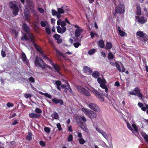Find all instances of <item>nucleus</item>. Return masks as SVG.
Listing matches in <instances>:
<instances>
[{"mask_svg": "<svg viewBox=\"0 0 148 148\" xmlns=\"http://www.w3.org/2000/svg\"><path fill=\"white\" fill-rule=\"evenodd\" d=\"M22 27L24 31L28 33L29 29L28 27L25 24H23ZM28 35L31 42H32L37 51L39 52L41 54V56L47 59L48 61H50L49 59L45 55L40 47L39 46L35 44L34 41V37L32 34L31 33H28Z\"/></svg>", "mask_w": 148, "mask_h": 148, "instance_id": "f257e3e1", "label": "nucleus"}, {"mask_svg": "<svg viewBox=\"0 0 148 148\" xmlns=\"http://www.w3.org/2000/svg\"><path fill=\"white\" fill-rule=\"evenodd\" d=\"M75 119L76 122L79 125L80 127L85 132L88 133V131L85 123L86 121L85 118L84 116H77Z\"/></svg>", "mask_w": 148, "mask_h": 148, "instance_id": "f03ea898", "label": "nucleus"}, {"mask_svg": "<svg viewBox=\"0 0 148 148\" xmlns=\"http://www.w3.org/2000/svg\"><path fill=\"white\" fill-rule=\"evenodd\" d=\"M99 75V73L97 71H94L92 74V76L96 78H97V81L100 84V86L102 88L105 90L106 92H107L108 91V89L107 88L106 83V81L103 79H102L101 78H98Z\"/></svg>", "mask_w": 148, "mask_h": 148, "instance_id": "7ed1b4c3", "label": "nucleus"}, {"mask_svg": "<svg viewBox=\"0 0 148 148\" xmlns=\"http://www.w3.org/2000/svg\"><path fill=\"white\" fill-rule=\"evenodd\" d=\"M17 3L15 1H11L9 3L10 7L15 15H17L18 11V8L17 5Z\"/></svg>", "mask_w": 148, "mask_h": 148, "instance_id": "20e7f679", "label": "nucleus"}, {"mask_svg": "<svg viewBox=\"0 0 148 148\" xmlns=\"http://www.w3.org/2000/svg\"><path fill=\"white\" fill-rule=\"evenodd\" d=\"M127 125L128 129L131 130L133 133L136 135L138 132V127L135 123L130 124L128 122H126Z\"/></svg>", "mask_w": 148, "mask_h": 148, "instance_id": "39448f33", "label": "nucleus"}, {"mask_svg": "<svg viewBox=\"0 0 148 148\" xmlns=\"http://www.w3.org/2000/svg\"><path fill=\"white\" fill-rule=\"evenodd\" d=\"M129 95H137L138 97L142 99L144 98L142 94L140 92V89L138 88H136L132 91H130L128 92Z\"/></svg>", "mask_w": 148, "mask_h": 148, "instance_id": "423d86ee", "label": "nucleus"}, {"mask_svg": "<svg viewBox=\"0 0 148 148\" xmlns=\"http://www.w3.org/2000/svg\"><path fill=\"white\" fill-rule=\"evenodd\" d=\"M68 7L66 5H64L61 8H58L57 9L58 14L57 15V18H59L61 17L60 14L67 12L68 10Z\"/></svg>", "mask_w": 148, "mask_h": 148, "instance_id": "0eeeda50", "label": "nucleus"}, {"mask_svg": "<svg viewBox=\"0 0 148 148\" xmlns=\"http://www.w3.org/2000/svg\"><path fill=\"white\" fill-rule=\"evenodd\" d=\"M88 107L90 109L98 113H99L101 111L99 107L94 103H89L88 105Z\"/></svg>", "mask_w": 148, "mask_h": 148, "instance_id": "6e6552de", "label": "nucleus"}, {"mask_svg": "<svg viewBox=\"0 0 148 148\" xmlns=\"http://www.w3.org/2000/svg\"><path fill=\"white\" fill-rule=\"evenodd\" d=\"M115 12L120 14L123 13L125 11V5L123 4H119L116 8Z\"/></svg>", "mask_w": 148, "mask_h": 148, "instance_id": "1a4fd4ad", "label": "nucleus"}, {"mask_svg": "<svg viewBox=\"0 0 148 148\" xmlns=\"http://www.w3.org/2000/svg\"><path fill=\"white\" fill-rule=\"evenodd\" d=\"M34 63L35 65L37 66H40L42 68H43L44 67L43 66V60L40 58H38L37 56L36 57Z\"/></svg>", "mask_w": 148, "mask_h": 148, "instance_id": "9d476101", "label": "nucleus"}, {"mask_svg": "<svg viewBox=\"0 0 148 148\" xmlns=\"http://www.w3.org/2000/svg\"><path fill=\"white\" fill-rule=\"evenodd\" d=\"M78 91L81 93L84 94L85 95L89 96L90 95V93L86 90L80 86L77 87Z\"/></svg>", "mask_w": 148, "mask_h": 148, "instance_id": "9b49d317", "label": "nucleus"}, {"mask_svg": "<svg viewBox=\"0 0 148 148\" xmlns=\"http://www.w3.org/2000/svg\"><path fill=\"white\" fill-rule=\"evenodd\" d=\"M77 136L78 138V140L80 143L81 145H83L84 144L86 141L83 138V135L82 134L79 132H77Z\"/></svg>", "mask_w": 148, "mask_h": 148, "instance_id": "f8f14e48", "label": "nucleus"}, {"mask_svg": "<svg viewBox=\"0 0 148 148\" xmlns=\"http://www.w3.org/2000/svg\"><path fill=\"white\" fill-rule=\"evenodd\" d=\"M24 15L26 20L28 22L30 21V14L27 8H26L24 11Z\"/></svg>", "mask_w": 148, "mask_h": 148, "instance_id": "ddd939ff", "label": "nucleus"}, {"mask_svg": "<svg viewBox=\"0 0 148 148\" xmlns=\"http://www.w3.org/2000/svg\"><path fill=\"white\" fill-rule=\"evenodd\" d=\"M121 66L122 69L121 68L120 65L117 62H115V64L116 66V68L118 71L120 72H123L125 70V69L124 68V66L122 63L121 62H119Z\"/></svg>", "mask_w": 148, "mask_h": 148, "instance_id": "4468645a", "label": "nucleus"}, {"mask_svg": "<svg viewBox=\"0 0 148 148\" xmlns=\"http://www.w3.org/2000/svg\"><path fill=\"white\" fill-rule=\"evenodd\" d=\"M21 58L24 63L26 64L27 66L29 67L30 65L29 63V60L27 59L25 54L23 52L22 53Z\"/></svg>", "mask_w": 148, "mask_h": 148, "instance_id": "2eb2a0df", "label": "nucleus"}, {"mask_svg": "<svg viewBox=\"0 0 148 148\" xmlns=\"http://www.w3.org/2000/svg\"><path fill=\"white\" fill-rule=\"evenodd\" d=\"M136 18L137 21L141 24L145 23L147 21L146 18H144L143 16L139 17L138 16H136Z\"/></svg>", "mask_w": 148, "mask_h": 148, "instance_id": "dca6fc26", "label": "nucleus"}, {"mask_svg": "<svg viewBox=\"0 0 148 148\" xmlns=\"http://www.w3.org/2000/svg\"><path fill=\"white\" fill-rule=\"evenodd\" d=\"M26 1L27 3L28 6L29 7V9L31 10L32 12H33L34 11V7L32 0H26Z\"/></svg>", "mask_w": 148, "mask_h": 148, "instance_id": "f3484780", "label": "nucleus"}, {"mask_svg": "<svg viewBox=\"0 0 148 148\" xmlns=\"http://www.w3.org/2000/svg\"><path fill=\"white\" fill-rule=\"evenodd\" d=\"M136 35L139 37L142 38H146L148 36L145 33L142 31H138L136 32Z\"/></svg>", "mask_w": 148, "mask_h": 148, "instance_id": "a211bd4d", "label": "nucleus"}, {"mask_svg": "<svg viewBox=\"0 0 148 148\" xmlns=\"http://www.w3.org/2000/svg\"><path fill=\"white\" fill-rule=\"evenodd\" d=\"M87 116L90 119H93L97 116V114L90 110Z\"/></svg>", "mask_w": 148, "mask_h": 148, "instance_id": "6ab92c4d", "label": "nucleus"}, {"mask_svg": "<svg viewBox=\"0 0 148 148\" xmlns=\"http://www.w3.org/2000/svg\"><path fill=\"white\" fill-rule=\"evenodd\" d=\"M117 29L119 32V35L122 37L126 36V33L124 31L121 30L120 27H118L117 28Z\"/></svg>", "mask_w": 148, "mask_h": 148, "instance_id": "aec40b11", "label": "nucleus"}, {"mask_svg": "<svg viewBox=\"0 0 148 148\" xmlns=\"http://www.w3.org/2000/svg\"><path fill=\"white\" fill-rule=\"evenodd\" d=\"M52 101L55 104L60 103V105H62L63 104V101L59 99H58L56 98H53L51 99Z\"/></svg>", "mask_w": 148, "mask_h": 148, "instance_id": "412c9836", "label": "nucleus"}, {"mask_svg": "<svg viewBox=\"0 0 148 148\" xmlns=\"http://www.w3.org/2000/svg\"><path fill=\"white\" fill-rule=\"evenodd\" d=\"M57 28L58 32L59 33H61L62 34L64 33L66 30L65 27H61L60 26H58L57 27Z\"/></svg>", "mask_w": 148, "mask_h": 148, "instance_id": "4be33fe9", "label": "nucleus"}, {"mask_svg": "<svg viewBox=\"0 0 148 148\" xmlns=\"http://www.w3.org/2000/svg\"><path fill=\"white\" fill-rule=\"evenodd\" d=\"M54 37L55 39L57 40V42L58 43H60L62 41V39L61 38H60V35L55 34L53 36Z\"/></svg>", "mask_w": 148, "mask_h": 148, "instance_id": "5701e85b", "label": "nucleus"}, {"mask_svg": "<svg viewBox=\"0 0 148 148\" xmlns=\"http://www.w3.org/2000/svg\"><path fill=\"white\" fill-rule=\"evenodd\" d=\"M82 31V28H79L77 29L75 31V37H79Z\"/></svg>", "mask_w": 148, "mask_h": 148, "instance_id": "b1692460", "label": "nucleus"}, {"mask_svg": "<svg viewBox=\"0 0 148 148\" xmlns=\"http://www.w3.org/2000/svg\"><path fill=\"white\" fill-rule=\"evenodd\" d=\"M50 63L51 65L54 68L55 70L57 71L58 72L60 70V67L57 65L51 62H50Z\"/></svg>", "mask_w": 148, "mask_h": 148, "instance_id": "393cba45", "label": "nucleus"}, {"mask_svg": "<svg viewBox=\"0 0 148 148\" xmlns=\"http://www.w3.org/2000/svg\"><path fill=\"white\" fill-rule=\"evenodd\" d=\"M29 116L31 118H37L40 116L39 114H38L36 113H30L29 114Z\"/></svg>", "mask_w": 148, "mask_h": 148, "instance_id": "a878e982", "label": "nucleus"}, {"mask_svg": "<svg viewBox=\"0 0 148 148\" xmlns=\"http://www.w3.org/2000/svg\"><path fill=\"white\" fill-rule=\"evenodd\" d=\"M82 111L87 116L90 111L89 109L83 108H82Z\"/></svg>", "mask_w": 148, "mask_h": 148, "instance_id": "bb28decb", "label": "nucleus"}, {"mask_svg": "<svg viewBox=\"0 0 148 148\" xmlns=\"http://www.w3.org/2000/svg\"><path fill=\"white\" fill-rule=\"evenodd\" d=\"M83 71L85 72H89L90 73H91L92 72V69L87 66H85L84 67Z\"/></svg>", "mask_w": 148, "mask_h": 148, "instance_id": "cd10ccee", "label": "nucleus"}, {"mask_svg": "<svg viewBox=\"0 0 148 148\" xmlns=\"http://www.w3.org/2000/svg\"><path fill=\"white\" fill-rule=\"evenodd\" d=\"M51 116L53 119H59V116L58 114L56 112H55L54 113L51 115Z\"/></svg>", "mask_w": 148, "mask_h": 148, "instance_id": "c85d7f7f", "label": "nucleus"}, {"mask_svg": "<svg viewBox=\"0 0 148 148\" xmlns=\"http://www.w3.org/2000/svg\"><path fill=\"white\" fill-rule=\"evenodd\" d=\"M136 8L137 15H140L141 14V11L140 6L139 5H138L137 7Z\"/></svg>", "mask_w": 148, "mask_h": 148, "instance_id": "c756f323", "label": "nucleus"}, {"mask_svg": "<svg viewBox=\"0 0 148 148\" xmlns=\"http://www.w3.org/2000/svg\"><path fill=\"white\" fill-rule=\"evenodd\" d=\"M103 137L106 139V140H108V138L107 133L104 131H103L101 133Z\"/></svg>", "mask_w": 148, "mask_h": 148, "instance_id": "7c9ffc66", "label": "nucleus"}, {"mask_svg": "<svg viewBox=\"0 0 148 148\" xmlns=\"http://www.w3.org/2000/svg\"><path fill=\"white\" fill-rule=\"evenodd\" d=\"M99 45L101 48H103L104 47V42L103 41L101 40H100L99 41Z\"/></svg>", "mask_w": 148, "mask_h": 148, "instance_id": "2f4dec72", "label": "nucleus"}, {"mask_svg": "<svg viewBox=\"0 0 148 148\" xmlns=\"http://www.w3.org/2000/svg\"><path fill=\"white\" fill-rule=\"evenodd\" d=\"M112 43L109 42H107L106 43V47L107 49H110L112 47Z\"/></svg>", "mask_w": 148, "mask_h": 148, "instance_id": "473e14b6", "label": "nucleus"}, {"mask_svg": "<svg viewBox=\"0 0 148 148\" xmlns=\"http://www.w3.org/2000/svg\"><path fill=\"white\" fill-rule=\"evenodd\" d=\"M92 92L97 97L99 96V93L96 90L94 89H92Z\"/></svg>", "mask_w": 148, "mask_h": 148, "instance_id": "72a5a7b5", "label": "nucleus"}, {"mask_svg": "<svg viewBox=\"0 0 148 148\" xmlns=\"http://www.w3.org/2000/svg\"><path fill=\"white\" fill-rule=\"evenodd\" d=\"M56 84L57 86V88L59 90H60V88L59 87V86L61 85V83L60 81H57L56 82Z\"/></svg>", "mask_w": 148, "mask_h": 148, "instance_id": "f704fd0d", "label": "nucleus"}, {"mask_svg": "<svg viewBox=\"0 0 148 148\" xmlns=\"http://www.w3.org/2000/svg\"><path fill=\"white\" fill-rule=\"evenodd\" d=\"M32 134L29 132L28 135L26 137V139L27 140H30L32 139Z\"/></svg>", "mask_w": 148, "mask_h": 148, "instance_id": "c9c22d12", "label": "nucleus"}, {"mask_svg": "<svg viewBox=\"0 0 148 148\" xmlns=\"http://www.w3.org/2000/svg\"><path fill=\"white\" fill-rule=\"evenodd\" d=\"M35 112L36 113L38 114H41L42 112V111L41 109H40L39 108H36L35 110Z\"/></svg>", "mask_w": 148, "mask_h": 148, "instance_id": "e433bc0d", "label": "nucleus"}, {"mask_svg": "<svg viewBox=\"0 0 148 148\" xmlns=\"http://www.w3.org/2000/svg\"><path fill=\"white\" fill-rule=\"evenodd\" d=\"M96 51V49H92L88 52V53L89 55H92Z\"/></svg>", "mask_w": 148, "mask_h": 148, "instance_id": "4c0bfd02", "label": "nucleus"}, {"mask_svg": "<svg viewBox=\"0 0 148 148\" xmlns=\"http://www.w3.org/2000/svg\"><path fill=\"white\" fill-rule=\"evenodd\" d=\"M114 58V56L111 52H110L108 54L109 59H112Z\"/></svg>", "mask_w": 148, "mask_h": 148, "instance_id": "58836bf2", "label": "nucleus"}, {"mask_svg": "<svg viewBox=\"0 0 148 148\" xmlns=\"http://www.w3.org/2000/svg\"><path fill=\"white\" fill-rule=\"evenodd\" d=\"M47 23V21H45L44 22L43 21H41L40 22V25L42 27H45Z\"/></svg>", "mask_w": 148, "mask_h": 148, "instance_id": "ea45409f", "label": "nucleus"}, {"mask_svg": "<svg viewBox=\"0 0 148 148\" xmlns=\"http://www.w3.org/2000/svg\"><path fill=\"white\" fill-rule=\"evenodd\" d=\"M46 32L48 34H50L51 33V32L50 29L49 27H46L45 29Z\"/></svg>", "mask_w": 148, "mask_h": 148, "instance_id": "a19ab883", "label": "nucleus"}, {"mask_svg": "<svg viewBox=\"0 0 148 148\" xmlns=\"http://www.w3.org/2000/svg\"><path fill=\"white\" fill-rule=\"evenodd\" d=\"M21 39L22 40H29V38L25 34H24L22 38Z\"/></svg>", "mask_w": 148, "mask_h": 148, "instance_id": "79ce46f5", "label": "nucleus"}, {"mask_svg": "<svg viewBox=\"0 0 148 148\" xmlns=\"http://www.w3.org/2000/svg\"><path fill=\"white\" fill-rule=\"evenodd\" d=\"M73 139V137L72 135L71 134H70L67 140L69 142H71L72 141Z\"/></svg>", "mask_w": 148, "mask_h": 148, "instance_id": "37998d69", "label": "nucleus"}, {"mask_svg": "<svg viewBox=\"0 0 148 148\" xmlns=\"http://www.w3.org/2000/svg\"><path fill=\"white\" fill-rule=\"evenodd\" d=\"M52 14L53 16L56 15V16L57 17V15L58 14V12H56L55 10H52Z\"/></svg>", "mask_w": 148, "mask_h": 148, "instance_id": "c03bdc74", "label": "nucleus"}, {"mask_svg": "<svg viewBox=\"0 0 148 148\" xmlns=\"http://www.w3.org/2000/svg\"><path fill=\"white\" fill-rule=\"evenodd\" d=\"M24 96L26 98H29L31 97V95L30 94L26 93L24 95Z\"/></svg>", "mask_w": 148, "mask_h": 148, "instance_id": "a18cd8bd", "label": "nucleus"}, {"mask_svg": "<svg viewBox=\"0 0 148 148\" xmlns=\"http://www.w3.org/2000/svg\"><path fill=\"white\" fill-rule=\"evenodd\" d=\"M56 126L57 128L58 129V130L59 131H60L62 130V128L61 127V125L60 123H57L56 125Z\"/></svg>", "mask_w": 148, "mask_h": 148, "instance_id": "49530a36", "label": "nucleus"}, {"mask_svg": "<svg viewBox=\"0 0 148 148\" xmlns=\"http://www.w3.org/2000/svg\"><path fill=\"white\" fill-rule=\"evenodd\" d=\"M44 130L46 132H47L48 133H49L50 132V129L48 127H45L44 128Z\"/></svg>", "mask_w": 148, "mask_h": 148, "instance_id": "de8ad7c7", "label": "nucleus"}, {"mask_svg": "<svg viewBox=\"0 0 148 148\" xmlns=\"http://www.w3.org/2000/svg\"><path fill=\"white\" fill-rule=\"evenodd\" d=\"M99 98V99L100 101H104V98L101 95H99V96H97Z\"/></svg>", "mask_w": 148, "mask_h": 148, "instance_id": "09e8293b", "label": "nucleus"}, {"mask_svg": "<svg viewBox=\"0 0 148 148\" xmlns=\"http://www.w3.org/2000/svg\"><path fill=\"white\" fill-rule=\"evenodd\" d=\"M95 129L100 134L103 131L101 130L100 128H99L98 127H96Z\"/></svg>", "mask_w": 148, "mask_h": 148, "instance_id": "8fccbe9b", "label": "nucleus"}, {"mask_svg": "<svg viewBox=\"0 0 148 148\" xmlns=\"http://www.w3.org/2000/svg\"><path fill=\"white\" fill-rule=\"evenodd\" d=\"M73 45L75 47L77 48L79 45H80V43L79 42H76L75 43H74Z\"/></svg>", "mask_w": 148, "mask_h": 148, "instance_id": "3c124183", "label": "nucleus"}, {"mask_svg": "<svg viewBox=\"0 0 148 148\" xmlns=\"http://www.w3.org/2000/svg\"><path fill=\"white\" fill-rule=\"evenodd\" d=\"M29 80L32 82L34 83V79L32 77H31L29 79Z\"/></svg>", "mask_w": 148, "mask_h": 148, "instance_id": "603ef678", "label": "nucleus"}, {"mask_svg": "<svg viewBox=\"0 0 148 148\" xmlns=\"http://www.w3.org/2000/svg\"><path fill=\"white\" fill-rule=\"evenodd\" d=\"M7 106L8 107H13V104L12 103L8 102L7 103Z\"/></svg>", "mask_w": 148, "mask_h": 148, "instance_id": "864d4df0", "label": "nucleus"}, {"mask_svg": "<svg viewBox=\"0 0 148 148\" xmlns=\"http://www.w3.org/2000/svg\"><path fill=\"white\" fill-rule=\"evenodd\" d=\"M45 96L46 97L50 99H51V95L47 93H45Z\"/></svg>", "mask_w": 148, "mask_h": 148, "instance_id": "5fc2aeb1", "label": "nucleus"}, {"mask_svg": "<svg viewBox=\"0 0 148 148\" xmlns=\"http://www.w3.org/2000/svg\"><path fill=\"white\" fill-rule=\"evenodd\" d=\"M39 143L40 145L42 146H44L45 145V143L42 141H40L39 142Z\"/></svg>", "mask_w": 148, "mask_h": 148, "instance_id": "6e6d98bb", "label": "nucleus"}, {"mask_svg": "<svg viewBox=\"0 0 148 148\" xmlns=\"http://www.w3.org/2000/svg\"><path fill=\"white\" fill-rule=\"evenodd\" d=\"M38 10L40 13H43L44 12L42 8H38Z\"/></svg>", "mask_w": 148, "mask_h": 148, "instance_id": "4d7b16f0", "label": "nucleus"}, {"mask_svg": "<svg viewBox=\"0 0 148 148\" xmlns=\"http://www.w3.org/2000/svg\"><path fill=\"white\" fill-rule=\"evenodd\" d=\"M147 37L146 38H142L141 40L142 41V42H144V43H145L147 41Z\"/></svg>", "mask_w": 148, "mask_h": 148, "instance_id": "13d9d810", "label": "nucleus"}, {"mask_svg": "<svg viewBox=\"0 0 148 148\" xmlns=\"http://www.w3.org/2000/svg\"><path fill=\"white\" fill-rule=\"evenodd\" d=\"M61 25L62 27H65V26L66 25V23L64 21H62Z\"/></svg>", "mask_w": 148, "mask_h": 148, "instance_id": "bf43d9fd", "label": "nucleus"}, {"mask_svg": "<svg viewBox=\"0 0 148 148\" xmlns=\"http://www.w3.org/2000/svg\"><path fill=\"white\" fill-rule=\"evenodd\" d=\"M1 54L3 57H4L5 56V52L3 51V50H2L1 51Z\"/></svg>", "mask_w": 148, "mask_h": 148, "instance_id": "052dcab7", "label": "nucleus"}, {"mask_svg": "<svg viewBox=\"0 0 148 148\" xmlns=\"http://www.w3.org/2000/svg\"><path fill=\"white\" fill-rule=\"evenodd\" d=\"M18 123V122L16 120H14V121H13L12 123V125H15L16 124Z\"/></svg>", "mask_w": 148, "mask_h": 148, "instance_id": "680f3d73", "label": "nucleus"}, {"mask_svg": "<svg viewBox=\"0 0 148 148\" xmlns=\"http://www.w3.org/2000/svg\"><path fill=\"white\" fill-rule=\"evenodd\" d=\"M62 22V21L61 19H59L57 22V24L58 25H61Z\"/></svg>", "mask_w": 148, "mask_h": 148, "instance_id": "e2e57ef3", "label": "nucleus"}, {"mask_svg": "<svg viewBox=\"0 0 148 148\" xmlns=\"http://www.w3.org/2000/svg\"><path fill=\"white\" fill-rule=\"evenodd\" d=\"M138 105L140 108H142L143 106V103L140 102H139L138 103Z\"/></svg>", "mask_w": 148, "mask_h": 148, "instance_id": "0e129e2a", "label": "nucleus"}, {"mask_svg": "<svg viewBox=\"0 0 148 148\" xmlns=\"http://www.w3.org/2000/svg\"><path fill=\"white\" fill-rule=\"evenodd\" d=\"M101 55L104 57V58H105L106 57V54L104 52H101Z\"/></svg>", "mask_w": 148, "mask_h": 148, "instance_id": "69168bd1", "label": "nucleus"}, {"mask_svg": "<svg viewBox=\"0 0 148 148\" xmlns=\"http://www.w3.org/2000/svg\"><path fill=\"white\" fill-rule=\"evenodd\" d=\"M114 85L115 86H120V84L118 82H115Z\"/></svg>", "mask_w": 148, "mask_h": 148, "instance_id": "338daca9", "label": "nucleus"}, {"mask_svg": "<svg viewBox=\"0 0 148 148\" xmlns=\"http://www.w3.org/2000/svg\"><path fill=\"white\" fill-rule=\"evenodd\" d=\"M68 130L70 132H72L73 131V130H72V127L71 126H69V127H68Z\"/></svg>", "mask_w": 148, "mask_h": 148, "instance_id": "774afa93", "label": "nucleus"}]
</instances>
